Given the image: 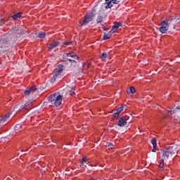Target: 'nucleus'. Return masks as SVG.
I'll use <instances>...</instances> for the list:
<instances>
[{"mask_svg":"<svg viewBox=\"0 0 180 180\" xmlns=\"http://www.w3.org/2000/svg\"><path fill=\"white\" fill-rule=\"evenodd\" d=\"M95 18V14L94 13H89L84 16V20L82 21L81 26H85V25H88L89 22H92L94 18Z\"/></svg>","mask_w":180,"mask_h":180,"instance_id":"obj_6","label":"nucleus"},{"mask_svg":"<svg viewBox=\"0 0 180 180\" xmlns=\"http://www.w3.org/2000/svg\"><path fill=\"white\" fill-rule=\"evenodd\" d=\"M115 2V0H105V3L103 4L105 9H110V8H112V6H113V5H112V4H113Z\"/></svg>","mask_w":180,"mask_h":180,"instance_id":"obj_10","label":"nucleus"},{"mask_svg":"<svg viewBox=\"0 0 180 180\" xmlns=\"http://www.w3.org/2000/svg\"><path fill=\"white\" fill-rule=\"evenodd\" d=\"M116 115H119L118 113H116V112H114L113 114H112V116L114 117H116Z\"/></svg>","mask_w":180,"mask_h":180,"instance_id":"obj_34","label":"nucleus"},{"mask_svg":"<svg viewBox=\"0 0 180 180\" xmlns=\"http://www.w3.org/2000/svg\"><path fill=\"white\" fill-rule=\"evenodd\" d=\"M63 59L65 61H70L72 67H75V65H77V61H75V60H79V56L74 53H65L63 54Z\"/></svg>","mask_w":180,"mask_h":180,"instance_id":"obj_4","label":"nucleus"},{"mask_svg":"<svg viewBox=\"0 0 180 180\" xmlns=\"http://www.w3.org/2000/svg\"><path fill=\"white\" fill-rule=\"evenodd\" d=\"M129 89H130V93H131V94H136V89H134V87L131 86V87L129 88Z\"/></svg>","mask_w":180,"mask_h":180,"instance_id":"obj_26","label":"nucleus"},{"mask_svg":"<svg viewBox=\"0 0 180 180\" xmlns=\"http://www.w3.org/2000/svg\"><path fill=\"white\" fill-rule=\"evenodd\" d=\"M21 16H22V13H21V12H19V13H16V14L13 15L11 18H12L14 20H16L17 19L20 18Z\"/></svg>","mask_w":180,"mask_h":180,"instance_id":"obj_14","label":"nucleus"},{"mask_svg":"<svg viewBox=\"0 0 180 180\" xmlns=\"http://www.w3.org/2000/svg\"><path fill=\"white\" fill-rule=\"evenodd\" d=\"M101 58L102 60H105V58H108V53H106L105 52H103V53L101 54Z\"/></svg>","mask_w":180,"mask_h":180,"instance_id":"obj_20","label":"nucleus"},{"mask_svg":"<svg viewBox=\"0 0 180 180\" xmlns=\"http://www.w3.org/2000/svg\"><path fill=\"white\" fill-rule=\"evenodd\" d=\"M36 89H37V88L36 87V86H32L30 89L25 90L24 91V94L25 95H30L31 92H34V91H36Z\"/></svg>","mask_w":180,"mask_h":180,"instance_id":"obj_13","label":"nucleus"},{"mask_svg":"<svg viewBox=\"0 0 180 180\" xmlns=\"http://www.w3.org/2000/svg\"><path fill=\"white\" fill-rule=\"evenodd\" d=\"M123 106H121L120 108H118L116 110V113H117L119 115V113H120V112H122L123 110Z\"/></svg>","mask_w":180,"mask_h":180,"instance_id":"obj_25","label":"nucleus"},{"mask_svg":"<svg viewBox=\"0 0 180 180\" xmlns=\"http://www.w3.org/2000/svg\"><path fill=\"white\" fill-rule=\"evenodd\" d=\"M119 2H120V0H114L113 4H119Z\"/></svg>","mask_w":180,"mask_h":180,"instance_id":"obj_32","label":"nucleus"},{"mask_svg":"<svg viewBox=\"0 0 180 180\" xmlns=\"http://www.w3.org/2000/svg\"><path fill=\"white\" fill-rule=\"evenodd\" d=\"M165 20L167 23V26H169V25H171V23H173V25H175V22H178L177 18H174L172 17H170L167 20Z\"/></svg>","mask_w":180,"mask_h":180,"instance_id":"obj_11","label":"nucleus"},{"mask_svg":"<svg viewBox=\"0 0 180 180\" xmlns=\"http://www.w3.org/2000/svg\"><path fill=\"white\" fill-rule=\"evenodd\" d=\"M120 26H122V24H120V22H117L115 25L112 26V28L116 32L117 29L120 27Z\"/></svg>","mask_w":180,"mask_h":180,"instance_id":"obj_16","label":"nucleus"},{"mask_svg":"<svg viewBox=\"0 0 180 180\" xmlns=\"http://www.w3.org/2000/svg\"><path fill=\"white\" fill-rule=\"evenodd\" d=\"M110 35H108V34H104L103 39V40H109V39H110V37H109Z\"/></svg>","mask_w":180,"mask_h":180,"instance_id":"obj_23","label":"nucleus"},{"mask_svg":"<svg viewBox=\"0 0 180 180\" xmlns=\"http://www.w3.org/2000/svg\"><path fill=\"white\" fill-rule=\"evenodd\" d=\"M108 146L110 147V148H112V147H113V143H110Z\"/></svg>","mask_w":180,"mask_h":180,"instance_id":"obj_33","label":"nucleus"},{"mask_svg":"<svg viewBox=\"0 0 180 180\" xmlns=\"http://www.w3.org/2000/svg\"><path fill=\"white\" fill-rule=\"evenodd\" d=\"M74 94H75V89L71 88L70 90V95H71V96H72V95H74Z\"/></svg>","mask_w":180,"mask_h":180,"instance_id":"obj_24","label":"nucleus"},{"mask_svg":"<svg viewBox=\"0 0 180 180\" xmlns=\"http://www.w3.org/2000/svg\"><path fill=\"white\" fill-rule=\"evenodd\" d=\"M72 43V41H69L65 42L64 44H65V46H70Z\"/></svg>","mask_w":180,"mask_h":180,"instance_id":"obj_29","label":"nucleus"},{"mask_svg":"<svg viewBox=\"0 0 180 180\" xmlns=\"http://www.w3.org/2000/svg\"><path fill=\"white\" fill-rule=\"evenodd\" d=\"M115 32L116 31L112 28L111 30L108 33V36H112Z\"/></svg>","mask_w":180,"mask_h":180,"instance_id":"obj_27","label":"nucleus"},{"mask_svg":"<svg viewBox=\"0 0 180 180\" xmlns=\"http://www.w3.org/2000/svg\"><path fill=\"white\" fill-rule=\"evenodd\" d=\"M176 109H177L178 110H180V105L177 106Z\"/></svg>","mask_w":180,"mask_h":180,"instance_id":"obj_36","label":"nucleus"},{"mask_svg":"<svg viewBox=\"0 0 180 180\" xmlns=\"http://www.w3.org/2000/svg\"><path fill=\"white\" fill-rule=\"evenodd\" d=\"M9 117H11V114H6L3 118L0 120V123H1V124L4 126V124H5V122L7 120H9Z\"/></svg>","mask_w":180,"mask_h":180,"instance_id":"obj_12","label":"nucleus"},{"mask_svg":"<svg viewBox=\"0 0 180 180\" xmlns=\"http://www.w3.org/2000/svg\"><path fill=\"white\" fill-rule=\"evenodd\" d=\"M152 151L153 153H155V151H157V146H153Z\"/></svg>","mask_w":180,"mask_h":180,"instance_id":"obj_30","label":"nucleus"},{"mask_svg":"<svg viewBox=\"0 0 180 180\" xmlns=\"http://www.w3.org/2000/svg\"><path fill=\"white\" fill-rule=\"evenodd\" d=\"M176 19H177V23H179V22H180V15H179V18H176Z\"/></svg>","mask_w":180,"mask_h":180,"instance_id":"obj_35","label":"nucleus"},{"mask_svg":"<svg viewBox=\"0 0 180 180\" xmlns=\"http://www.w3.org/2000/svg\"><path fill=\"white\" fill-rule=\"evenodd\" d=\"M151 143L153 144V147H157V140L155 138H153L151 139Z\"/></svg>","mask_w":180,"mask_h":180,"instance_id":"obj_17","label":"nucleus"},{"mask_svg":"<svg viewBox=\"0 0 180 180\" xmlns=\"http://www.w3.org/2000/svg\"><path fill=\"white\" fill-rule=\"evenodd\" d=\"M22 36H23V30L19 28H13L10 35L8 34L2 35L0 37V53L12 49L13 44H18V41Z\"/></svg>","mask_w":180,"mask_h":180,"instance_id":"obj_1","label":"nucleus"},{"mask_svg":"<svg viewBox=\"0 0 180 180\" xmlns=\"http://www.w3.org/2000/svg\"><path fill=\"white\" fill-rule=\"evenodd\" d=\"M22 127V125H20V124H17L15 127H14V130H20Z\"/></svg>","mask_w":180,"mask_h":180,"instance_id":"obj_22","label":"nucleus"},{"mask_svg":"<svg viewBox=\"0 0 180 180\" xmlns=\"http://www.w3.org/2000/svg\"><path fill=\"white\" fill-rule=\"evenodd\" d=\"M57 79V77H55V76L53 75V77H51V82L53 84V82H56V80Z\"/></svg>","mask_w":180,"mask_h":180,"instance_id":"obj_28","label":"nucleus"},{"mask_svg":"<svg viewBox=\"0 0 180 180\" xmlns=\"http://www.w3.org/2000/svg\"><path fill=\"white\" fill-rule=\"evenodd\" d=\"M58 46V43L57 41H55L53 44H51L49 46V50H53L55 47H57Z\"/></svg>","mask_w":180,"mask_h":180,"instance_id":"obj_15","label":"nucleus"},{"mask_svg":"<svg viewBox=\"0 0 180 180\" xmlns=\"http://www.w3.org/2000/svg\"><path fill=\"white\" fill-rule=\"evenodd\" d=\"M69 58H70L71 60H73L72 58H71V57H69Z\"/></svg>","mask_w":180,"mask_h":180,"instance_id":"obj_37","label":"nucleus"},{"mask_svg":"<svg viewBox=\"0 0 180 180\" xmlns=\"http://www.w3.org/2000/svg\"><path fill=\"white\" fill-rule=\"evenodd\" d=\"M169 26L168 25V23L165 22V20H163L161 23V27H160V33H168V29Z\"/></svg>","mask_w":180,"mask_h":180,"instance_id":"obj_9","label":"nucleus"},{"mask_svg":"<svg viewBox=\"0 0 180 180\" xmlns=\"http://www.w3.org/2000/svg\"><path fill=\"white\" fill-rule=\"evenodd\" d=\"M88 164V160L86 159V157H84L82 160H81L82 165H84V163Z\"/></svg>","mask_w":180,"mask_h":180,"instance_id":"obj_18","label":"nucleus"},{"mask_svg":"<svg viewBox=\"0 0 180 180\" xmlns=\"http://www.w3.org/2000/svg\"><path fill=\"white\" fill-rule=\"evenodd\" d=\"M47 104L49 106H56V108H58V106L61 105V102H63V96L51 94L47 98Z\"/></svg>","mask_w":180,"mask_h":180,"instance_id":"obj_3","label":"nucleus"},{"mask_svg":"<svg viewBox=\"0 0 180 180\" xmlns=\"http://www.w3.org/2000/svg\"><path fill=\"white\" fill-rule=\"evenodd\" d=\"M127 120H129V116H122L121 118H120L118 122V126L120 127H124L127 124Z\"/></svg>","mask_w":180,"mask_h":180,"instance_id":"obj_8","label":"nucleus"},{"mask_svg":"<svg viewBox=\"0 0 180 180\" xmlns=\"http://www.w3.org/2000/svg\"><path fill=\"white\" fill-rule=\"evenodd\" d=\"M178 153V145H172L167 148L161 150V160L159 162L158 167L161 171L164 170V161L168 162L169 160H172Z\"/></svg>","mask_w":180,"mask_h":180,"instance_id":"obj_2","label":"nucleus"},{"mask_svg":"<svg viewBox=\"0 0 180 180\" xmlns=\"http://www.w3.org/2000/svg\"><path fill=\"white\" fill-rule=\"evenodd\" d=\"M169 113H170V115H174V113H175V110H171L169 111Z\"/></svg>","mask_w":180,"mask_h":180,"instance_id":"obj_31","label":"nucleus"},{"mask_svg":"<svg viewBox=\"0 0 180 180\" xmlns=\"http://www.w3.org/2000/svg\"><path fill=\"white\" fill-rule=\"evenodd\" d=\"M31 104H32V102L30 101L25 103L24 105L21 106L19 104H18L15 107V112H20V110H23V109H25V110H26V113H27V112H29V109H32L31 108H28L27 106H30Z\"/></svg>","mask_w":180,"mask_h":180,"instance_id":"obj_5","label":"nucleus"},{"mask_svg":"<svg viewBox=\"0 0 180 180\" xmlns=\"http://www.w3.org/2000/svg\"><path fill=\"white\" fill-rule=\"evenodd\" d=\"M97 23H101V22H102V20H103V17L102 15H99L97 18Z\"/></svg>","mask_w":180,"mask_h":180,"instance_id":"obj_21","label":"nucleus"},{"mask_svg":"<svg viewBox=\"0 0 180 180\" xmlns=\"http://www.w3.org/2000/svg\"><path fill=\"white\" fill-rule=\"evenodd\" d=\"M64 66L63 65H59L58 68L55 69L53 75L56 79L61 78V74H63V70H64Z\"/></svg>","mask_w":180,"mask_h":180,"instance_id":"obj_7","label":"nucleus"},{"mask_svg":"<svg viewBox=\"0 0 180 180\" xmlns=\"http://www.w3.org/2000/svg\"><path fill=\"white\" fill-rule=\"evenodd\" d=\"M39 39H44L46 37V32H41L38 34Z\"/></svg>","mask_w":180,"mask_h":180,"instance_id":"obj_19","label":"nucleus"}]
</instances>
